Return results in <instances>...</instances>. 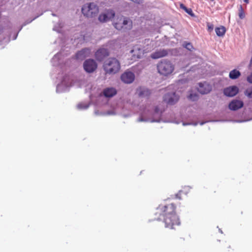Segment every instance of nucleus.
I'll return each instance as SVG.
<instances>
[{
	"mask_svg": "<svg viewBox=\"0 0 252 252\" xmlns=\"http://www.w3.org/2000/svg\"><path fill=\"white\" fill-rule=\"evenodd\" d=\"M83 66L86 72L91 73L96 69L97 65L94 60L89 59L84 63Z\"/></svg>",
	"mask_w": 252,
	"mask_h": 252,
	"instance_id": "8",
	"label": "nucleus"
},
{
	"mask_svg": "<svg viewBox=\"0 0 252 252\" xmlns=\"http://www.w3.org/2000/svg\"><path fill=\"white\" fill-rule=\"evenodd\" d=\"M197 89L201 94H206L211 91L212 86L206 82L200 83Z\"/></svg>",
	"mask_w": 252,
	"mask_h": 252,
	"instance_id": "12",
	"label": "nucleus"
},
{
	"mask_svg": "<svg viewBox=\"0 0 252 252\" xmlns=\"http://www.w3.org/2000/svg\"><path fill=\"white\" fill-rule=\"evenodd\" d=\"M208 31L211 32V31H213L214 26L213 25H208Z\"/></svg>",
	"mask_w": 252,
	"mask_h": 252,
	"instance_id": "32",
	"label": "nucleus"
},
{
	"mask_svg": "<svg viewBox=\"0 0 252 252\" xmlns=\"http://www.w3.org/2000/svg\"><path fill=\"white\" fill-rule=\"evenodd\" d=\"M188 98L192 101H195L198 99V95L196 94H190Z\"/></svg>",
	"mask_w": 252,
	"mask_h": 252,
	"instance_id": "27",
	"label": "nucleus"
},
{
	"mask_svg": "<svg viewBox=\"0 0 252 252\" xmlns=\"http://www.w3.org/2000/svg\"><path fill=\"white\" fill-rule=\"evenodd\" d=\"M114 27L118 30H130L132 28V22L124 16L117 17L114 22Z\"/></svg>",
	"mask_w": 252,
	"mask_h": 252,
	"instance_id": "3",
	"label": "nucleus"
},
{
	"mask_svg": "<svg viewBox=\"0 0 252 252\" xmlns=\"http://www.w3.org/2000/svg\"><path fill=\"white\" fill-rule=\"evenodd\" d=\"M156 111L157 112H158V111L157 110V109H156Z\"/></svg>",
	"mask_w": 252,
	"mask_h": 252,
	"instance_id": "34",
	"label": "nucleus"
},
{
	"mask_svg": "<svg viewBox=\"0 0 252 252\" xmlns=\"http://www.w3.org/2000/svg\"><path fill=\"white\" fill-rule=\"evenodd\" d=\"M103 94L106 97H111L117 94V91L113 88H108L103 90Z\"/></svg>",
	"mask_w": 252,
	"mask_h": 252,
	"instance_id": "18",
	"label": "nucleus"
},
{
	"mask_svg": "<svg viewBox=\"0 0 252 252\" xmlns=\"http://www.w3.org/2000/svg\"><path fill=\"white\" fill-rule=\"evenodd\" d=\"M121 78L124 83L130 84L134 81L135 75L132 72L126 71L122 74Z\"/></svg>",
	"mask_w": 252,
	"mask_h": 252,
	"instance_id": "10",
	"label": "nucleus"
},
{
	"mask_svg": "<svg viewBox=\"0 0 252 252\" xmlns=\"http://www.w3.org/2000/svg\"><path fill=\"white\" fill-rule=\"evenodd\" d=\"M239 92V89L235 86H230L224 89L223 93L227 96L232 97L236 95Z\"/></svg>",
	"mask_w": 252,
	"mask_h": 252,
	"instance_id": "13",
	"label": "nucleus"
},
{
	"mask_svg": "<svg viewBox=\"0 0 252 252\" xmlns=\"http://www.w3.org/2000/svg\"><path fill=\"white\" fill-rule=\"evenodd\" d=\"M103 68L106 73L115 74L120 69L119 61L115 58H110L105 62Z\"/></svg>",
	"mask_w": 252,
	"mask_h": 252,
	"instance_id": "5",
	"label": "nucleus"
},
{
	"mask_svg": "<svg viewBox=\"0 0 252 252\" xmlns=\"http://www.w3.org/2000/svg\"><path fill=\"white\" fill-rule=\"evenodd\" d=\"M115 15V12L113 9H106L100 14L98 19L101 23H105L113 19Z\"/></svg>",
	"mask_w": 252,
	"mask_h": 252,
	"instance_id": "7",
	"label": "nucleus"
},
{
	"mask_svg": "<svg viewBox=\"0 0 252 252\" xmlns=\"http://www.w3.org/2000/svg\"><path fill=\"white\" fill-rule=\"evenodd\" d=\"M163 222L165 227L169 229H175L180 224L179 218L176 214L164 218Z\"/></svg>",
	"mask_w": 252,
	"mask_h": 252,
	"instance_id": "6",
	"label": "nucleus"
},
{
	"mask_svg": "<svg viewBox=\"0 0 252 252\" xmlns=\"http://www.w3.org/2000/svg\"><path fill=\"white\" fill-rule=\"evenodd\" d=\"M181 191H179L178 193H177L175 195V198H177L180 200L181 199Z\"/></svg>",
	"mask_w": 252,
	"mask_h": 252,
	"instance_id": "29",
	"label": "nucleus"
},
{
	"mask_svg": "<svg viewBox=\"0 0 252 252\" xmlns=\"http://www.w3.org/2000/svg\"><path fill=\"white\" fill-rule=\"evenodd\" d=\"M245 94L249 98H252V87L247 89L245 92Z\"/></svg>",
	"mask_w": 252,
	"mask_h": 252,
	"instance_id": "25",
	"label": "nucleus"
},
{
	"mask_svg": "<svg viewBox=\"0 0 252 252\" xmlns=\"http://www.w3.org/2000/svg\"><path fill=\"white\" fill-rule=\"evenodd\" d=\"M241 75L240 72L235 69L232 70H231L229 72V77L231 79H236L238 78Z\"/></svg>",
	"mask_w": 252,
	"mask_h": 252,
	"instance_id": "20",
	"label": "nucleus"
},
{
	"mask_svg": "<svg viewBox=\"0 0 252 252\" xmlns=\"http://www.w3.org/2000/svg\"><path fill=\"white\" fill-rule=\"evenodd\" d=\"M130 0L134 3H138V4H140V3H142L143 1V0Z\"/></svg>",
	"mask_w": 252,
	"mask_h": 252,
	"instance_id": "31",
	"label": "nucleus"
},
{
	"mask_svg": "<svg viewBox=\"0 0 252 252\" xmlns=\"http://www.w3.org/2000/svg\"><path fill=\"white\" fill-rule=\"evenodd\" d=\"M167 54L168 52L167 51V50L162 49L156 51V52H154L151 54V57L152 59H157L162 57H164L167 56Z\"/></svg>",
	"mask_w": 252,
	"mask_h": 252,
	"instance_id": "17",
	"label": "nucleus"
},
{
	"mask_svg": "<svg viewBox=\"0 0 252 252\" xmlns=\"http://www.w3.org/2000/svg\"><path fill=\"white\" fill-rule=\"evenodd\" d=\"M176 206L174 202H170L169 199L166 200L156 208L155 214L156 216V219L160 220L161 217L164 218L176 214Z\"/></svg>",
	"mask_w": 252,
	"mask_h": 252,
	"instance_id": "1",
	"label": "nucleus"
},
{
	"mask_svg": "<svg viewBox=\"0 0 252 252\" xmlns=\"http://www.w3.org/2000/svg\"><path fill=\"white\" fill-rule=\"evenodd\" d=\"M151 92L149 90L147 89H143L140 91L139 95L140 96H148L150 95Z\"/></svg>",
	"mask_w": 252,
	"mask_h": 252,
	"instance_id": "22",
	"label": "nucleus"
},
{
	"mask_svg": "<svg viewBox=\"0 0 252 252\" xmlns=\"http://www.w3.org/2000/svg\"><path fill=\"white\" fill-rule=\"evenodd\" d=\"M251 63L252 62V59H251Z\"/></svg>",
	"mask_w": 252,
	"mask_h": 252,
	"instance_id": "35",
	"label": "nucleus"
},
{
	"mask_svg": "<svg viewBox=\"0 0 252 252\" xmlns=\"http://www.w3.org/2000/svg\"><path fill=\"white\" fill-rule=\"evenodd\" d=\"M231 247L229 243L225 242L224 245V250L226 252H230L231 250Z\"/></svg>",
	"mask_w": 252,
	"mask_h": 252,
	"instance_id": "26",
	"label": "nucleus"
},
{
	"mask_svg": "<svg viewBox=\"0 0 252 252\" xmlns=\"http://www.w3.org/2000/svg\"><path fill=\"white\" fill-rule=\"evenodd\" d=\"M184 47L190 51L194 49L192 44L190 42H185L183 44Z\"/></svg>",
	"mask_w": 252,
	"mask_h": 252,
	"instance_id": "24",
	"label": "nucleus"
},
{
	"mask_svg": "<svg viewBox=\"0 0 252 252\" xmlns=\"http://www.w3.org/2000/svg\"><path fill=\"white\" fill-rule=\"evenodd\" d=\"M244 1L246 3H248L249 2V0H244Z\"/></svg>",
	"mask_w": 252,
	"mask_h": 252,
	"instance_id": "33",
	"label": "nucleus"
},
{
	"mask_svg": "<svg viewBox=\"0 0 252 252\" xmlns=\"http://www.w3.org/2000/svg\"><path fill=\"white\" fill-rule=\"evenodd\" d=\"M158 72L161 75L168 76L171 74L174 70V65L167 60H162L157 65Z\"/></svg>",
	"mask_w": 252,
	"mask_h": 252,
	"instance_id": "2",
	"label": "nucleus"
},
{
	"mask_svg": "<svg viewBox=\"0 0 252 252\" xmlns=\"http://www.w3.org/2000/svg\"><path fill=\"white\" fill-rule=\"evenodd\" d=\"M180 7L184 10L188 14L192 17L194 16V14L191 8H188L184 4L180 3Z\"/></svg>",
	"mask_w": 252,
	"mask_h": 252,
	"instance_id": "21",
	"label": "nucleus"
},
{
	"mask_svg": "<svg viewBox=\"0 0 252 252\" xmlns=\"http://www.w3.org/2000/svg\"><path fill=\"white\" fill-rule=\"evenodd\" d=\"M88 106L86 105H83L82 104H79L77 105V107L79 109H87L88 108Z\"/></svg>",
	"mask_w": 252,
	"mask_h": 252,
	"instance_id": "28",
	"label": "nucleus"
},
{
	"mask_svg": "<svg viewBox=\"0 0 252 252\" xmlns=\"http://www.w3.org/2000/svg\"><path fill=\"white\" fill-rule=\"evenodd\" d=\"M130 52L132 54V59L134 60L141 58L144 54L143 50L138 46H134Z\"/></svg>",
	"mask_w": 252,
	"mask_h": 252,
	"instance_id": "11",
	"label": "nucleus"
},
{
	"mask_svg": "<svg viewBox=\"0 0 252 252\" xmlns=\"http://www.w3.org/2000/svg\"><path fill=\"white\" fill-rule=\"evenodd\" d=\"M82 12L85 16L93 18L98 14L99 7L94 2L87 3L83 5Z\"/></svg>",
	"mask_w": 252,
	"mask_h": 252,
	"instance_id": "4",
	"label": "nucleus"
},
{
	"mask_svg": "<svg viewBox=\"0 0 252 252\" xmlns=\"http://www.w3.org/2000/svg\"><path fill=\"white\" fill-rule=\"evenodd\" d=\"M108 56L109 52L108 50L104 48L98 50L95 54L96 59L99 61H101Z\"/></svg>",
	"mask_w": 252,
	"mask_h": 252,
	"instance_id": "15",
	"label": "nucleus"
},
{
	"mask_svg": "<svg viewBox=\"0 0 252 252\" xmlns=\"http://www.w3.org/2000/svg\"><path fill=\"white\" fill-rule=\"evenodd\" d=\"M91 54V50L89 48H84L78 51L76 54V58L78 60H83Z\"/></svg>",
	"mask_w": 252,
	"mask_h": 252,
	"instance_id": "16",
	"label": "nucleus"
},
{
	"mask_svg": "<svg viewBox=\"0 0 252 252\" xmlns=\"http://www.w3.org/2000/svg\"><path fill=\"white\" fill-rule=\"evenodd\" d=\"M179 99V96L175 93L167 94L163 97V100L169 105L174 104L178 101Z\"/></svg>",
	"mask_w": 252,
	"mask_h": 252,
	"instance_id": "9",
	"label": "nucleus"
},
{
	"mask_svg": "<svg viewBox=\"0 0 252 252\" xmlns=\"http://www.w3.org/2000/svg\"><path fill=\"white\" fill-rule=\"evenodd\" d=\"M215 32L218 36L222 37L225 33L226 29L224 26H221L216 28Z\"/></svg>",
	"mask_w": 252,
	"mask_h": 252,
	"instance_id": "19",
	"label": "nucleus"
},
{
	"mask_svg": "<svg viewBox=\"0 0 252 252\" xmlns=\"http://www.w3.org/2000/svg\"><path fill=\"white\" fill-rule=\"evenodd\" d=\"M239 17L241 19H243L245 17V13L244 10L241 5H240L239 8Z\"/></svg>",
	"mask_w": 252,
	"mask_h": 252,
	"instance_id": "23",
	"label": "nucleus"
},
{
	"mask_svg": "<svg viewBox=\"0 0 252 252\" xmlns=\"http://www.w3.org/2000/svg\"><path fill=\"white\" fill-rule=\"evenodd\" d=\"M243 105L244 103L242 101L234 99L229 103L228 107L231 110L236 111L243 107Z\"/></svg>",
	"mask_w": 252,
	"mask_h": 252,
	"instance_id": "14",
	"label": "nucleus"
},
{
	"mask_svg": "<svg viewBox=\"0 0 252 252\" xmlns=\"http://www.w3.org/2000/svg\"><path fill=\"white\" fill-rule=\"evenodd\" d=\"M247 81L249 82L252 83V73L249 76H248Z\"/></svg>",
	"mask_w": 252,
	"mask_h": 252,
	"instance_id": "30",
	"label": "nucleus"
}]
</instances>
